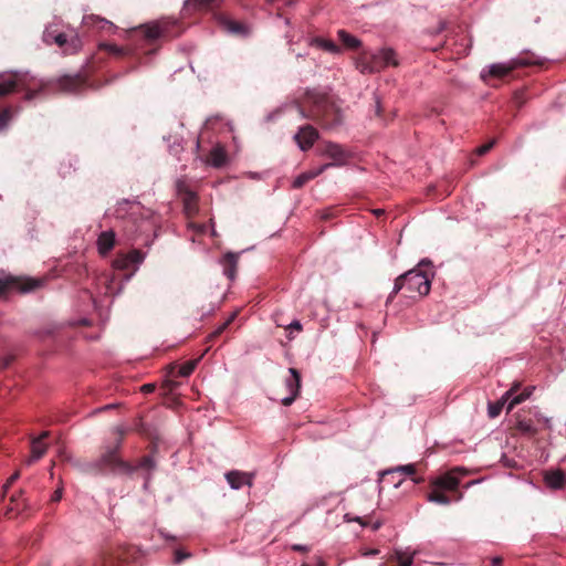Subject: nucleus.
Masks as SVG:
<instances>
[{
    "mask_svg": "<svg viewBox=\"0 0 566 566\" xmlns=\"http://www.w3.org/2000/svg\"><path fill=\"white\" fill-rule=\"evenodd\" d=\"M353 521L359 523L361 526H367L369 523L367 516H364V517L357 516V517L353 518Z\"/></svg>",
    "mask_w": 566,
    "mask_h": 566,
    "instance_id": "nucleus-49",
    "label": "nucleus"
},
{
    "mask_svg": "<svg viewBox=\"0 0 566 566\" xmlns=\"http://www.w3.org/2000/svg\"><path fill=\"white\" fill-rule=\"evenodd\" d=\"M382 525V523L380 521H377L373 524V530L376 531L378 530L380 526Z\"/></svg>",
    "mask_w": 566,
    "mask_h": 566,
    "instance_id": "nucleus-54",
    "label": "nucleus"
},
{
    "mask_svg": "<svg viewBox=\"0 0 566 566\" xmlns=\"http://www.w3.org/2000/svg\"><path fill=\"white\" fill-rule=\"evenodd\" d=\"M179 191L182 193L184 210L186 214L189 218L193 217L198 212L197 195L189 189L182 190L180 186Z\"/></svg>",
    "mask_w": 566,
    "mask_h": 566,
    "instance_id": "nucleus-20",
    "label": "nucleus"
},
{
    "mask_svg": "<svg viewBox=\"0 0 566 566\" xmlns=\"http://www.w3.org/2000/svg\"><path fill=\"white\" fill-rule=\"evenodd\" d=\"M197 363H198L197 359L188 360V361L184 363L180 366H172V370L178 368V370L176 373V376H178V377H188V376H190L193 373V370H195V368L197 366Z\"/></svg>",
    "mask_w": 566,
    "mask_h": 566,
    "instance_id": "nucleus-33",
    "label": "nucleus"
},
{
    "mask_svg": "<svg viewBox=\"0 0 566 566\" xmlns=\"http://www.w3.org/2000/svg\"><path fill=\"white\" fill-rule=\"evenodd\" d=\"M378 553V549H374L370 552V554H377Z\"/></svg>",
    "mask_w": 566,
    "mask_h": 566,
    "instance_id": "nucleus-60",
    "label": "nucleus"
},
{
    "mask_svg": "<svg viewBox=\"0 0 566 566\" xmlns=\"http://www.w3.org/2000/svg\"><path fill=\"white\" fill-rule=\"evenodd\" d=\"M516 428L520 432L527 436H535L538 429L535 426V421L532 417L527 416L526 412H518L516 415Z\"/></svg>",
    "mask_w": 566,
    "mask_h": 566,
    "instance_id": "nucleus-19",
    "label": "nucleus"
},
{
    "mask_svg": "<svg viewBox=\"0 0 566 566\" xmlns=\"http://www.w3.org/2000/svg\"><path fill=\"white\" fill-rule=\"evenodd\" d=\"M494 144H495V140H491L489 143L478 147L476 154L479 156H483V155L488 154L493 148Z\"/></svg>",
    "mask_w": 566,
    "mask_h": 566,
    "instance_id": "nucleus-43",
    "label": "nucleus"
},
{
    "mask_svg": "<svg viewBox=\"0 0 566 566\" xmlns=\"http://www.w3.org/2000/svg\"><path fill=\"white\" fill-rule=\"evenodd\" d=\"M254 474L238 470L226 473V479L230 486L234 490L241 489L243 485H252Z\"/></svg>",
    "mask_w": 566,
    "mask_h": 566,
    "instance_id": "nucleus-17",
    "label": "nucleus"
},
{
    "mask_svg": "<svg viewBox=\"0 0 566 566\" xmlns=\"http://www.w3.org/2000/svg\"><path fill=\"white\" fill-rule=\"evenodd\" d=\"M102 50H105L107 53L116 56H122L125 54V50L123 48H119L115 44H102Z\"/></svg>",
    "mask_w": 566,
    "mask_h": 566,
    "instance_id": "nucleus-40",
    "label": "nucleus"
},
{
    "mask_svg": "<svg viewBox=\"0 0 566 566\" xmlns=\"http://www.w3.org/2000/svg\"><path fill=\"white\" fill-rule=\"evenodd\" d=\"M465 474V471L461 468H454L453 470L440 475L431 482L432 488L442 489L443 491L454 493L453 500L460 501L462 493L458 491L460 485L461 475Z\"/></svg>",
    "mask_w": 566,
    "mask_h": 566,
    "instance_id": "nucleus-10",
    "label": "nucleus"
},
{
    "mask_svg": "<svg viewBox=\"0 0 566 566\" xmlns=\"http://www.w3.org/2000/svg\"><path fill=\"white\" fill-rule=\"evenodd\" d=\"M218 0H187L186 6L198 10L212 9Z\"/></svg>",
    "mask_w": 566,
    "mask_h": 566,
    "instance_id": "nucleus-35",
    "label": "nucleus"
},
{
    "mask_svg": "<svg viewBox=\"0 0 566 566\" xmlns=\"http://www.w3.org/2000/svg\"><path fill=\"white\" fill-rule=\"evenodd\" d=\"M61 499H62V491L61 490H56L53 493L51 501L52 502H59Z\"/></svg>",
    "mask_w": 566,
    "mask_h": 566,
    "instance_id": "nucleus-50",
    "label": "nucleus"
},
{
    "mask_svg": "<svg viewBox=\"0 0 566 566\" xmlns=\"http://www.w3.org/2000/svg\"><path fill=\"white\" fill-rule=\"evenodd\" d=\"M379 112H380V104L379 102L377 101V114L379 115Z\"/></svg>",
    "mask_w": 566,
    "mask_h": 566,
    "instance_id": "nucleus-58",
    "label": "nucleus"
},
{
    "mask_svg": "<svg viewBox=\"0 0 566 566\" xmlns=\"http://www.w3.org/2000/svg\"><path fill=\"white\" fill-rule=\"evenodd\" d=\"M126 207H129L130 213L126 219L125 231L130 238H137L143 234H147L153 231L154 222L150 220L149 214L137 218L140 207L136 202L123 200L116 208V216L118 218H126Z\"/></svg>",
    "mask_w": 566,
    "mask_h": 566,
    "instance_id": "nucleus-4",
    "label": "nucleus"
},
{
    "mask_svg": "<svg viewBox=\"0 0 566 566\" xmlns=\"http://www.w3.org/2000/svg\"><path fill=\"white\" fill-rule=\"evenodd\" d=\"M398 566H411L413 563V555H408L402 552H396Z\"/></svg>",
    "mask_w": 566,
    "mask_h": 566,
    "instance_id": "nucleus-39",
    "label": "nucleus"
},
{
    "mask_svg": "<svg viewBox=\"0 0 566 566\" xmlns=\"http://www.w3.org/2000/svg\"><path fill=\"white\" fill-rule=\"evenodd\" d=\"M235 314H232L224 323H222L216 331L209 335V340H213L219 337L233 322Z\"/></svg>",
    "mask_w": 566,
    "mask_h": 566,
    "instance_id": "nucleus-37",
    "label": "nucleus"
},
{
    "mask_svg": "<svg viewBox=\"0 0 566 566\" xmlns=\"http://www.w3.org/2000/svg\"><path fill=\"white\" fill-rule=\"evenodd\" d=\"M144 259L145 254L140 250L134 249L128 253H118L113 261V265L117 270H132L134 272Z\"/></svg>",
    "mask_w": 566,
    "mask_h": 566,
    "instance_id": "nucleus-12",
    "label": "nucleus"
},
{
    "mask_svg": "<svg viewBox=\"0 0 566 566\" xmlns=\"http://www.w3.org/2000/svg\"><path fill=\"white\" fill-rule=\"evenodd\" d=\"M397 471L399 472H402L405 473L406 475L410 476L411 480L419 484V483H422L424 481L423 478H417V476H413L416 473H417V465L411 463V464H406V465H401L399 468H397Z\"/></svg>",
    "mask_w": 566,
    "mask_h": 566,
    "instance_id": "nucleus-34",
    "label": "nucleus"
},
{
    "mask_svg": "<svg viewBox=\"0 0 566 566\" xmlns=\"http://www.w3.org/2000/svg\"><path fill=\"white\" fill-rule=\"evenodd\" d=\"M398 64L392 49H382L378 53L363 52L356 60V69L363 74L378 73L389 65Z\"/></svg>",
    "mask_w": 566,
    "mask_h": 566,
    "instance_id": "nucleus-5",
    "label": "nucleus"
},
{
    "mask_svg": "<svg viewBox=\"0 0 566 566\" xmlns=\"http://www.w3.org/2000/svg\"><path fill=\"white\" fill-rule=\"evenodd\" d=\"M20 476V473L19 472H15L13 473L8 480L7 482L3 484L2 486V499L6 496L7 492L9 491V489L11 488V485L19 479Z\"/></svg>",
    "mask_w": 566,
    "mask_h": 566,
    "instance_id": "nucleus-41",
    "label": "nucleus"
},
{
    "mask_svg": "<svg viewBox=\"0 0 566 566\" xmlns=\"http://www.w3.org/2000/svg\"><path fill=\"white\" fill-rule=\"evenodd\" d=\"M220 22L223 29L231 34L245 38L250 33L249 28L239 21L221 18Z\"/></svg>",
    "mask_w": 566,
    "mask_h": 566,
    "instance_id": "nucleus-22",
    "label": "nucleus"
},
{
    "mask_svg": "<svg viewBox=\"0 0 566 566\" xmlns=\"http://www.w3.org/2000/svg\"><path fill=\"white\" fill-rule=\"evenodd\" d=\"M442 489L433 488V490L428 494V500L430 502L448 505L451 501H454L453 497L447 495Z\"/></svg>",
    "mask_w": 566,
    "mask_h": 566,
    "instance_id": "nucleus-28",
    "label": "nucleus"
},
{
    "mask_svg": "<svg viewBox=\"0 0 566 566\" xmlns=\"http://www.w3.org/2000/svg\"><path fill=\"white\" fill-rule=\"evenodd\" d=\"M49 437L48 431H43L39 437L33 438L31 441V455L25 460V464L31 465L39 459H41L48 449V444L44 440Z\"/></svg>",
    "mask_w": 566,
    "mask_h": 566,
    "instance_id": "nucleus-16",
    "label": "nucleus"
},
{
    "mask_svg": "<svg viewBox=\"0 0 566 566\" xmlns=\"http://www.w3.org/2000/svg\"><path fill=\"white\" fill-rule=\"evenodd\" d=\"M116 436L112 444L104 446L97 459L85 461L82 471L91 474H118L128 475L135 472L134 465L122 459L119 451L128 429L117 426L113 430Z\"/></svg>",
    "mask_w": 566,
    "mask_h": 566,
    "instance_id": "nucleus-2",
    "label": "nucleus"
},
{
    "mask_svg": "<svg viewBox=\"0 0 566 566\" xmlns=\"http://www.w3.org/2000/svg\"><path fill=\"white\" fill-rule=\"evenodd\" d=\"M135 468V471L140 469V470H146V471H153L156 469V461L154 460V458L151 455H145L143 457L136 467Z\"/></svg>",
    "mask_w": 566,
    "mask_h": 566,
    "instance_id": "nucleus-36",
    "label": "nucleus"
},
{
    "mask_svg": "<svg viewBox=\"0 0 566 566\" xmlns=\"http://www.w3.org/2000/svg\"><path fill=\"white\" fill-rule=\"evenodd\" d=\"M338 39L343 43V45L348 49H357L360 46V41L354 35L346 32L345 30L338 31Z\"/></svg>",
    "mask_w": 566,
    "mask_h": 566,
    "instance_id": "nucleus-30",
    "label": "nucleus"
},
{
    "mask_svg": "<svg viewBox=\"0 0 566 566\" xmlns=\"http://www.w3.org/2000/svg\"><path fill=\"white\" fill-rule=\"evenodd\" d=\"M318 137V130L314 126L306 124L298 128V132L294 135V140L301 150L306 151L312 148Z\"/></svg>",
    "mask_w": 566,
    "mask_h": 566,
    "instance_id": "nucleus-13",
    "label": "nucleus"
},
{
    "mask_svg": "<svg viewBox=\"0 0 566 566\" xmlns=\"http://www.w3.org/2000/svg\"><path fill=\"white\" fill-rule=\"evenodd\" d=\"M207 163L216 168H220L227 163V153L220 145L213 147L208 156Z\"/></svg>",
    "mask_w": 566,
    "mask_h": 566,
    "instance_id": "nucleus-25",
    "label": "nucleus"
},
{
    "mask_svg": "<svg viewBox=\"0 0 566 566\" xmlns=\"http://www.w3.org/2000/svg\"><path fill=\"white\" fill-rule=\"evenodd\" d=\"M534 416L536 417L537 421H541L542 417L539 416V413L537 411L534 412Z\"/></svg>",
    "mask_w": 566,
    "mask_h": 566,
    "instance_id": "nucleus-56",
    "label": "nucleus"
},
{
    "mask_svg": "<svg viewBox=\"0 0 566 566\" xmlns=\"http://www.w3.org/2000/svg\"><path fill=\"white\" fill-rule=\"evenodd\" d=\"M156 386L154 384H145L142 387V390L146 394L153 392L155 390Z\"/></svg>",
    "mask_w": 566,
    "mask_h": 566,
    "instance_id": "nucleus-48",
    "label": "nucleus"
},
{
    "mask_svg": "<svg viewBox=\"0 0 566 566\" xmlns=\"http://www.w3.org/2000/svg\"><path fill=\"white\" fill-rule=\"evenodd\" d=\"M180 32L176 21H160L146 24L135 31L136 35L144 39L148 44L154 43L159 38L177 36Z\"/></svg>",
    "mask_w": 566,
    "mask_h": 566,
    "instance_id": "nucleus-6",
    "label": "nucleus"
},
{
    "mask_svg": "<svg viewBox=\"0 0 566 566\" xmlns=\"http://www.w3.org/2000/svg\"><path fill=\"white\" fill-rule=\"evenodd\" d=\"M113 406L112 405H107L106 407H104V409H108V408H112Z\"/></svg>",
    "mask_w": 566,
    "mask_h": 566,
    "instance_id": "nucleus-61",
    "label": "nucleus"
},
{
    "mask_svg": "<svg viewBox=\"0 0 566 566\" xmlns=\"http://www.w3.org/2000/svg\"><path fill=\"white\" fill-rule=\"evenodd\" d=\"M374 212H375L376 216H380L382 213V210L377 209Z\"/></svg>",
    "mask_w": 566,
    "mask_h": 566,
    "instance_id": "nucleus-57",
    "label": "nucleus"
},
{
    "mask_svg": "<svg viewBox=\"0 0 566 566\" xmlns=\"http://www.w3.org/2000/svg\"><path fill=\"white\" fill-rule=\"evenodd\" d=\"M520 384L516 382L514 384L503 396L500 400L495 401V402H490L489 403V407H488V413H489V417L490 418H495L497 417L504 405L506 403V401L509 399L510 402L507 405V412H510L516 405L523 402L524 400H526L527 398H530V396L532 395V391H533V388L532 387H527L525 388L521 394L516 395V392L518 391L520 389Z\"/></svg>",
    "mask_w": 566,
    "mask_h": 566,
    "instance_id": "nucleus-7",
    "label": "nucleus"
},
{
    "mask_svg": "<svg viewBox=\"0 0 566 566\" xmlns=\"http://www.w3.org/2000/svg\"><path fill=\"white\" fill-rule=\"evenodd\" d=\"M501 564H502V558L501 557H495L491 562V566H501Z\"/></svg>",
    "mask_w": 566,
    "mask_h": 566,
    "instance_id": "nucleus-53",
    "label": "nucleus"
},
{
    "mask_svg": "<svg viewBox=\"0 0 566 566\" xmlns=\"http://www.w3.org/2000/svg\"><path fill=\"white\" fill-rule=\"evenodd\" d=\"M332 167V163L325 164L321 166L316 170H310L306 172L301 174L297 176L293 181V188L300 189L303 186H305L310 180L314 179L315 177L319 176L323 171H325L327 168Z\"/></svg>",
    "mask_w": 566,
    "mask_h": 566,
    "instance_id": "nucleus-24",
    "label": "nucleus"
},
{
    "mask_svg": "<svg viewBox=\"0 0 566 566\" xmlns=\"http://www.w3.org/2000/svg\"><path fill=\"white\" fill-rule=\"evenodd\" d=\"M19 87L15 76L0 83V98L13 93Z\"/></svg>",
    "mask_w": 566,
    "mask_h": 566,
    "instance_id": "nucleus-32",
    "label": "nucleus"
},
{
    "mask_svg": "<svg viewBox=\"0 0 566 566\" xmlns=\"http://www.w3.org/2000/svg\"><path fill=\"white\" fill-rule=\"evenodd\" d=\"M430 261L422 260L416 269L399 275L395 280L394 289L387 302H391L400 291H403V295L410 298L428 295L431 289V277L433 273L432 271L423 270V268H430Z\"/></svg>",
    "mask_w": 566,
    "mask_h": 566,
    "instance_id": "nucleus-3",
    "label": "nucleus"
},
{
    "mask_svg": "<svg viewBox=\"0 0 566 566\" xmlns=\"http://www.w3.org/2000/svg\"><path fill=\"white\" fill-rule=\"evenodd\" d=\"M323 154L332 158L335 165H340L345 160L343 148L334 143H327L323 149ZM332 166H334V164H332Z\"/></svg>",
    "mask_w": 566,
    "mask_h": 566,
    "instance_id": "nucleus-26",
    "label": "nucleus"
},
{
    "mask_svg": "<svg viewBox=\"0 0 566 566\" xmlns=\"http://www.w3.org/2000/svg\"><path fill=\"white\" fill-rule=\"evenodd\" d=\"M50 36H51L50 34H46V35H45V41H46V42H49V41H50V40H49V38H50Z\"/></svg>",
    "mask_w": 566,
    "mask_h": 566,
    "instance_id": "nucleus-59",
    "label": "nucleus"
},
{
    "mask_svg": "<svg viewBox=\"0 0 566 566\" xmlns=\"http://www.w3.org/2000/svg\"><path fill=\"white\" fill-rule=\"evenodd\" d=\"M42 284L41 280L14 276V275H4L0 277V298H6L9 293L13 291H19L21 293H27L34 291L40 287Z\"/></svg>",
    "mask_w": 566,
    "mask_h": 566,
    "instance_id": "nucleus-9",
    "label": "nucleus"
},
{
    "mask_svg": "<svg viewBox=\"0 0 566 566\" xmlns=\"http://www.w3.org/2000/svg\"><path fill=\"white\" fill-rule=\"evenodd\" d=\"M188 557H190V554H189V553H186V552H184V551H181V549H177V551L175 552V563H176V564L181 563L184 559H186V558H188Z\"/></svg>",
    "mask_w": 566,
    "mask_h": 566,
    "instance_id": "nucleus-44",
    "label": "nucleus"
},
{
    "mask_svg": "<svg viewBox=\"0 0 566 566\" xmlns=\"http://www.w3.org/2000/svg\"><path fill=\"white\" fill-rule=\"evenodd\" d=\"M336 213H337V211L335 208H333V207L327 208L321 212V219L324 221L332 220L333 218L336 217Z\"/></svg>",
    "mask_w": 566,
    "mask_h": 566,
    "instance_id": "nucleus-42",
    "label": "nucleus"
},
{
    "mask_svg": "<svg viewBox=\"0 0 566 566\" xmlns=\"http://www.w3.org/2000/svg\"><path fill=\"white\" fill-rule=\"evenodd\" d=\"M239 255V253L227 252L220 260L223 274L230 280H234L237 275Z\"/></svg>",
    "mask_w": 566,
    "mask_h": 566,
    "instance_id": "nucleus-18",
    "label": "nucleus"
},
{
    "mask_svg": "<svg viewBox=\"0 0 566 566\" xmlns=\"http://www.w3.org/2000/svg\"><path fill=\"white\" fill-rule=\"evenodd\" d=\"M312 43H313V45H315L324 51L334 53V54L340 52L339 46L332 40H326L323 38H315Z\"/></svg>",
    "mask_w": 566,
    "mask_h": 566,
    "instance_id": "nucleus-29",
    "label": "nucleus"
},
{
    "mask_svg": "<svg viewBox=\"0 0 566 566\" xmlns=\"http://www.w3.org/2000/svg\"><path fill=\"white\" fill-rule=\"evenodd\" d=\"M115 247V232L112 230L103 231L97 238V249L101 255H107Z\"/></svg>",
    "mask_w": 566,
    "mask_h": 566,
    "instance_id": "nucleus-21",
    "label": "nucleus"
},
{
    "mask_svg": "<svg viewBox=\"0 0 566 566\" xmlns=\"http://www.w3.org/2000/svg\"><path fill=\"white\" fill-rule=\"evenodd\" d=\"M544 481L546 485L552 490H560L566 483V478L563 471L552 470L544 474Z\"/></svg>",
    "mask_w": 566,
    "mask_h": 566,
    "instance_id": "nucleus-23",
    "label": "nucleus"
},
{
    "mask_svg": "<svg viewBox=\"0 0 566 566\" xmlns=\"http://www.w3.org/2000/svg\"><path fill=\"white\" fill-rule=\"evenodd\" d=\"M317 566H326V564L323 559H318Z\"/></svg>",
    "mask_w": 566,
    "mask_h": 566,
    "instance_id": "nucleus-55",
    "label": "nucleus"
},
{
    "mask_svg": "<svg viewBox=\"0 0 566 566\" xmlns=\"http://www.w3.org/2000/svg\"><path fill=\"white\" fill-rule=\"evenodd\" d=\"M302 324L298 322V321H294L292 322L287 327L286 329L293 332V331H297V332H301L302 331Z\"/></svg>",
    "mask_w": 566,
    "mask_h": 566,
    "instance_id": "nucleus-46",
    "label": "nucleus"
},
{
    "mask_svg": "<svg viewBox=\"0 0 566 566\" xmlns=\"http://www.w3.org/2000/svg\"><path fill=\"white\" fill-rule=\"evenodd\" d=\"M302 566H308L307 564H303Z\"/></svg>",
    "mask_w": 566,
    "mask_h": 566,
    "instance_id": "nucleus-62",
    "label": "nucleus"
},
{
    "mask_svg": "<svg viewBox=\"0 0 566 566\" xmlns=\"http://www.w3.org/2000/svg\"><path fill=\"white\" fill-rule=\"evenodd\" d=\"M290 376L285 379V387L290 391V396L282 399L283 406H291L298 397L301 389V374L295 368L289 369Z\"/></svg>",
    "mask_w": 566,
    "mask_h": 566,
    "instance_id": "nucleus-14",
    "label": "nucleus"
},
{
    "mask_svg": "<svg viewBox=\"0 0 566 566\" xmlns=\"http://www.w3.org/2000/svg\"><path fill=\"white\" fill-rule=\"evenodd\" d=\"M86 85L85 78L80 75H64L56 81V86L64 93H76Z\"/></svg>",
    "mask_w": 566,
    "mask_h": 566,
    "instance_id": "nucleus-15",
    "label": "nucleus"
},
{
    "mask_svg": "<svg viewBox=\"0 0 566 566\" xmlns=\"http://www.w3.org/2000/svg\"><path fill=\"white\" fill-rule=\"evenodd\" d=\"M297 108L303 118L324 128H335L342 123L339 107L327 93L317 90H307L297 101Z\"/></svg>",
    "mask_w": 566,
    "mask_h": 566,
    "instance_id": "nucleus-1",
    "label": "nucleus"
},
{
    "mask_svg": "<svg viewBox=\"0 0 566 566\" xmlns=\"http://www.w3.org/2000/svg\"><path fill=\"white\" fill-rule=\"evenodd\" d=\"M36 93H38L36 91H28V92H27V94H25V96H24V98H25L27 101H31L32 98H34V97H35Z\"/></svg>",
    "mask_w": 566,
    "mask_h": 566,
    "instance_id": "nucleus-51",
    "label": "nucleus"
},
{
    "mask_svg": "<svg viewBox=\"0 0 566 566\" xmlns=\"http://www.w3.org/2000/svg\"><path fill=\"white\" fill-rule=\"evenodd\" d=\"M292 549L295 551V552H301V553L310 552V548L307 546H304V545H301V544L292 545Z\"/></svg>",
    "mask_w": 566,
    "mask_h": 566,
    "instance_id": "nucleus-47",
    "label": "nucleus"
},
{
    "mask_svg": "<svg viewBox=\"0 0 566 566\" xmlns=\"http://www.w3.org/2000/svg\"><path fill=\"white\" fill-rule=\"evenodd\" d=\"M164 386L168 389V390H174V388L176 387V382L172 381V380H167Z\"/></svg>",
    "mask_w": 566,
    "mask_h": 566,
    "instance_id": "nucleus-52",
    "label": "nucleus"
},
{
    "mask_svg": "<svg viewBox=\"0 0 566 566\" xmlns=\"http://www.w3.org/2000/svg\"><path fill=\"white\" fill-rule=\"evenodd\" d=\"M138 551L134 546L118 545L101 553V566H113L115 560L128 563L137 557Z\"/></svg>",
    "mask_w": 566,
    "mask_h": 566,
    "instance_id": "nucleus-11",
    "label": "nucleus"
},
{
    "mask_svg": "<svg viewBox=\"0 0 566 566\" xmlns=\"http://www.w3.org/2000/svg\"><path fill=\"white\" fill-rule=\"evenodd\" d=\"M542 64L543 61L534 53H526L525 56H518L516 59H513L506 64L496 63L490 65L488 70V75L501 80L518 67Z\"/></svg>",
    "mask_w": 566,
    "mask_h": 566,
    "instance_id": "nucleus-8",
    "label": "nucleus"
},
{
    "mask_svg": "<svg viewBox=\"0 0 566 566\" xmlns=\"http://www.w3.org/2000/svg\"><path fill=\"white\" fill-rule=\"evenodd\" d=\"M12 118V111L10 107L0 112V132L3 130Z\"/></svg>",
    "mask_w": 566,
    "mask_h": 566,
    "instance_id": "nucleus-38",
    "label": "nucleus"
},
{
    "mask_svg": "<svg viewBox=\"0 0 566 566\" xmlns=\"http://www.w3.org/2000/svg\"><path fill=\"white\" fill-rule=\"evenodd\" d=\"M54 42L59 45V46H63L66 44L67 42V39H66V35L64 33H59L56 34L54 38H53Z\"/></svg>",
    "mask_w": 566,
    "mask_h": 566,
    "instance_id": "nucleus-45",
    "label": "nucleus"
},
{
    "mask_svg": "<svg viewBox=\"0 0 566 566\" xmlns=\"http://www.w3.org/2000/svg\"><path fill=\"white\" fill-rule=\"evenodd\" d=\"M83 24L85 27H97L102 30H105V29H112L113 28V23L109 22L108 20L104 19V18H101L98 15H94V14H90V15H85L83 18Z\"/></svg>",
    "mask_w": 566,
    "mask_h": 566,
    "instance_id": "nucleus-27",
    "label": "nucleus"
},
{
    "mask_svg": "<svg viewBox=\"0 0 566 566\" xmlns=\"http://www.w3.org/2000/svg\"><path fill=\"white\" fill-rule=\"evenodd\" d=\"M20 497H21V493H19L18 495L13 494L10 497V505L7 507L6 513H4L6 516L11 517L13 512L18 513L25 507L24 502Z\"/></svg>",
    "mask_w": 566,
    "mask_h": 566,
    "instance_id": "nucleus-31",
    "label": "nucleus"
}]
</instances>
